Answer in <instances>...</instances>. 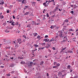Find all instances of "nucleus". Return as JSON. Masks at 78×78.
<instances>
[{
	"label": "nucleus",
	"mask_w": 78,
	"mask_h": 78,
	"mask_svg": "<svg viewBox=\"0 0 78 78\" xmlns=\"http://www.w3.org/2000/svg\"><path fill=\"white\" fill-rule=\"evenodd\" d=\"M14 66V65L13 64H12L10 65V67H13Z\"/></svg>",
	"instance_id": "6ab92c4d"
},
{
	"label": "nucleus",
	"mask_w": 78,
	"mask_h": 78,
	"mask_svg": "<svg viewBox=\"0 0 78 78\" xmlns=\"http://www.w3.org/2000/svg\"><path fill=\"white\" fill-rule=\"evenodd\" d=\"M67 25V23L65 22V21L63 23L62 25Z\"/></svg>",
	"instance_id": "dca6fc26"
},
{
	"label": "nucleus",
	"mask_w": 78,
	"mask_h": 78,
	"mask_svg": "<svg viewBox=\"0 0 78 78\" xmlns=\"http://www.w3.org/2000/svg\"><path fill=\"white\" fill-rule=\"evenodd\" d=\"M16 25H17V26H18V25H19V22H16Z\"/></svg>",
	"instance_id": "58836bf2"
},
{
	"label": "nucleus",
	"mask_w": 78,
	"mask_h": 78,
	"mask_svg": "<svg viewBox=\"0 0 78 78\" xmlns=\"http://www.w3.org/2000/svg\"><path fill=\"white\" fill-rule=\"evenodd\" d=\"M44 62L43 61H42L40 62V65H43V64H44Z\"/></svg>",
	"instance_id": "4468645a"
},
{
	"label": "nucleus",
	"mask_w": 78,
	"mask_h": 78,
	"mask_svg": "<svg viewBox=\"0 0 78 78\" xmlns=\"http://www.w3.org/2000/svg\"><path fill=\"white\" fill-rule=\"evenodd\" d=\"M4 17L3 15H1L0 16V19H3Z\"/></svg>",
	"instance_id": "4be33fe9"
},
{
	"label": "nucleus",
	"mask_w": 78,
	"mask_h": 78,
	"mask_svg": "<svg viewBox=\"0 0 78 78\" xmlns=\"http://www.w3.org/2000/svg\"><path fill=\"white\" fill-rule=\"evenodd\" d=\"M48 51H49V52L50 53H51V50H50V49H48Z\"/></svg>",
	"instance_id": "603ef678"
},
{
	"label": "nucleus",
	"mask_w": 78,
	"mask_h": 78,
	"mask_svg": "<svg viewBox=\"0 0 78 78\" xmlns=\"http://www.w3.org/2000/svg\"><path fill=\"white\" fill-rule=\"evenodd\" d=\"M56 66H57V67H58V66H60V64L59 63L57 64Z\"/></svg>",
	"instance_id": "473e14b6"
},
{
	"label": "nucleus",
	"mask_w": 78,
	"mask_h": 78,
	"mask_svg": "<svg viewBox=\"0 0 78 78\" xmlns=\"http://www.w3.org/2000/svg\"><path fill=\"white\" fill-rule=\"evenodd\" d=\"M58 9H59V8L58 6L56 7L55 8V9L54 10V12H56V11H58Z\"/></svg>",
	"instance_id": "39448f33"
},
{
	"label": "nucleus",
	"mask_w": 78,
	"mask_h": 78,
	"mask_svg": "<svg viewBox=\"0 0 78 78\" xmlns=\"http://www.w3.org/2000/svg\"><path fill=\"white\" fill-rule=\"evenodd\" d=\"M66 74H64V75H62V78H64V76H66Z\"/></svg>",
	"instance_id": "c756f323"
},
{
	"label": "nucleus",
	"mask_w": 78,
	"mask_h": 78,
	"mask_svg": "<svg viewBox=\"0 0 78 78\" xmlns=\"http://www.w3.org/2000/svg\"><path fill=\"white\" fill-rule=\"evenodd\" d=\"M9 23H12V20L10 21L9 22Z\"/></svg>",
	"instance_id": "5fc2aeb1"
},
{
	"label": "nucleus",
	"mask_w": 78,
	"mask_h": 78,
	"mask_svg": "<svg viewBox=\"0 0 78 78\" xmlns=\"http://www.w3.org/2000/svg\"><path fill=\"white\" fill-rule=\"evenodd\" d=\"M40 37H41L40 36H38L37 37V39H39V38H40Z\"/></svg>",
	"instance_id": "37998d69"
},
{
	"label": "nucleus",
	"mask_w": 78,
	"mask_h": 78,
	"mask_svg": "<svg viewBox=\"0 0 78 78\" xmlns=\"http://www.w3.org/2000/svg\"><path fill=\"white\" fill-rule=\"evenodd\" d=\"M47 45H48L49 46H50V45H51V43H50V42H48L47 43V44H46Z\"/></svg>",
	"instance_id": "5701e85b"
},
{
	"label": "nucleus",
	"mask_w": 78,
	"mask_h": 78,
	"mask_svg": "<svg viewBox=\"0 0 78 78\" xmlns=\"http://www.w3.org/2000/svg\"><path fill=\"white\" fill-rule=\"evenodd\" d=\"M55 41V40H52V39L49 41V42H51V41Z\"/></svg>",
	"instance_id": "e2e57ef3"
},
{
	"label": "nucleus",
	"mask_w": 78,
	"mask_h": 78,
	"mask_svg": "<svg viewBox=\"0 0 78 78\" xmlns=\"http://www.w3.org/2000/svg\"><path fill=\"white\" fill-rule=\"evenodd\" d=\"M18 2H22V0H19Z\"/></svg>",
	"instance_id": "052dcab7"
},
{
	"label": "nucleus",
	"mask_w": 78,
	"mask_h": 78,
	"mask_svg": "<svg viewBox=\"0 0 78 78\" xmlns=\"http://www.w3.org/2000/svg\"><path fill=\"white\" fill-rule=\"evenodd\" d=\"M12 25H13V26H14V25H16V24L14 22H12V24H11Z\"/></svg>",
	"instance_id": "2eb2a0df"
},
{
	"label": "nucleus",
	"mask_w": 78,
	"mask_h": 78,
	"mask_svg": "<svg viewBox=\"0 0 78 78\" xmlns=\"http://www.w3.org/2000/svg\"><path fill=\"white\" fill-rule=\"evenodd\" d=\"M24 72H25V73H27V70H26L24 69Z\"/></svg>",
	"instance_id": "de8ad7c7"
},
{
	"label": "nucleus",
	"mask_w": 78,
	"mask_h": 78,
	"mask_svg": "<svg viewBox=\"0 0 78 78\" xmlns=\"http://www.w3.org/2000/svg\"><path fill=\"white\" fill-rule=\"evenodd\" d=\"M51 29H53V28H54V26H51L50 27Z\"/></svg>",
	"instance_id": "bb28decb"
},
{
	"label": "nucleus",
	"mask_w": 78,
	"mask_h": 78,
	"mask_svg": "<svg viewBox=\"0 0 78 78\" xmlns=\"http://www.w3.org/2000/svg\"><path fill=\"white\" fill-rule=\"evenodd\" d=\"M23 37L25 38V39H26V36L25 35L23 36Z\"/></svg>",
	"instance_id": "774afa93"
},
{
	"label": "nucleus",
	"mask_w": 78,
	"mask_h": 78,
	"mask_svg": "<svg viewBox=\"0 0 78 78\" xmlns=\"http://www.w3.org/2000/svg\"><path fill=\"white\" fill-rule=\"evenodd\" d=\"M56 64H57V62H54V65H56Z\"/></svg>",
	"instance_id": "72a5a7b5"
},
{
	"label": "nucleus",
	"mask_w": 78,
	"mask_h": 78,
	"mask_svg": "<svg viewBox=\"0 0 78 78\" xmlns=\"http://www.w3.org/2000/svg\"><path fill=\"white\" fill-rule=\"evenodd\" d=\"M3 42H5L4 44H6L8 43V41L6 39H3Z\"/></svg>",
	"instance_id": "6e6552de"
},
{
	"label": "nucleus",
	"mask_w": 78,
	"mask_h": 78,
	"mask_svg": "<svg viewBox=\"0 0 78 78\" xmlns=\"http://www.w3.org/2000/svg\"><path fill=\"white\" fill-rule=\"evenodd\" d=\"M66 47H65L64 48H63V49L61 51H62L63 50H65V49H66Z\"/></svg>",
	"instance_id": "2f4dec72"
},
{
	"label": "nucleus",
	"mask_w": 78,
	"mask_h": 78,
	"mask_svg": "<svg viewBox=\"0 0 78 78\" xmlns=\"http://www.w3.org/2000/svg\"><path fill=\"white\" fill-rule=\"evenodd\" d=\"M52 49H53V50H56V49H55V47H53L52 48Z\"/></svg>",
	"instance_id": "13d9d810"
},
{
	"label": "nucleus",
	"mask_w": 78,
	"mask_h": 78,
	"mask_svg": "<svg viewBox=\"0 0 78 78\" xmlns=\"http://www.w3.org/2000/svg\"><path fill=\"white\" fill-rule=\"evenodd\" d=\"M55 15H54L52 16H51V17L54 18V17H55Z\"/></svg>",
	"instance_id": "864d4df0"
},
{
	"label": "nucleus",
	"mask_w": 78,
	"mask_h": 78,
	"mask_svg": "<svg viewBox=\"0 0 78 78\" xmlns=\"http://www.w3.org/2000/svg\"><path fill=\"white\" fill-rule=\"evenodd\" d=\"M34 35V37H35L37 34L36 33H34L33 34Z\"/></svg>",
	"instance_id": "393cba45"
},
{
	"label": "nucleus",
	"mask_w": 78,
	"mask_h": 78,
	"mask_svg": "<svg viewBox=\"0 0 78 78\" xmlns=\"http://www.w3.org/2000/svg\"><path fill=\"white\" fill-rule=\"evenodd\" d=\"M67 67L68 68V69H70L71 67L70 66V65H69L67 66Z\"/></svg>",
	"instance_id": "cd10ccee"
},
{
	"label": "nucleus",
	"mask_w": 78,
	"mask_h": 78,
	"mask_svg": "<svg viewBox=\"0 0 78 78\" xmlns=\"http://www.w3.org/2000/svg\"><path fill=\"white\" fill-rule=\"evenodd\" d=\"M58 36L61 39H63V42H66L68 39L67 38V37L64 35L63 34V33L62 31H59L58 32Z\"/></svg>",
	"instance_id": "f257e3e1"
},
{
	"label": "nucleus",
	"mask_w": 78,
	"mask_h": 78,
	"mask_svg": "<svg viewBox=\"0 0 78 78\" xmlns=\"http://www.w3.org/2000/svg\"><path fill=\"white\" fill-rule=\"evenodd\" d=\"M5 7H7V4H6V3H5Z\"/></svg>",
	"instance_id": "680f3d73"
},
{
	"label": "nucleus",
	"mask_w": 78,
	"mask_h": 78,
	"mask_svg": "<svg viewBox=\"0 0 78 78\" xmlns=\"http://www.w3.org/2000/svg\"><path fill=\"white\" fill-rule=\"evenodd\" d=\"M34 46L35 48H37V44H34Z\"/></svg>",
	"instance_id": "ea45409f"
},
{
	"label": "nucleus",
	"mask_w": 78,
	"mask_h": 78,
	"mask_svg": "<svg viewBox=\"0 0 78 78\" xmlns=\"http://www.w3.org/2000/svg\"><path fill=\"white\" fill-rule=\"evenodd\" d=\"M9 10H7L6 11V12L7 13H9Z\"/></svg>",
	"instance_id": "79ce46f5"
},
{
	"label": "nucleus",
	"mask_w": 78,
	"mask_h": 78,
	"mask_svg": "<svg viewBox=\"0 0 78 78\" xmlns=\"http://www.w3.org/2000/svg\"><path fill=\"white\" fill-rule=\"evenodd\" d=\"M23 57H18V58L19 59H23Z\"/></svg>",
	"instance_id": "c85d7f7f"
},
{
	"label": "nucleus",
	"mask_w": 78,
	"mask_h": 78,
	"mask_svg": "<svg viewBox=\"0 0 78 78\" xmlns=\"http://www.w3.org/2000/svg\"><path fill=\"white\" fill-rule=\"evenodd\" d=\"M41 45H45V43H42L41 44Z\"/></svg>",
	"instance_id": "a19ab883"
},
{
	"label": "nucleus",
	"mask_w": 78,
	"mask_h": 78,
	"mask_svg": "<svg viewBox=\"0 0 78 78\" xmlns=\"http://www.w3.org/2000/svg\"><path fill=\"white\" fill-rule=\"evenodd\" d=\"M43 5L44 6H45L46 5H47V4H46V3H45V2H44V3H43Z\"/></svg>",
	"instance_id": "09e8293b"
},
{
	"label": "nucleus",
	"mask_w": 78,
	"mask_h": 78,
	"mask_svg": "<svg viewBox=\"0 0 78 78\" xmlns=\"http://www.w3.org/2000/svg\"><path fill=\"white\" fill-rule=\"evenodd\" d=\"M37 21L39 23H40V22H41V20H40V19L37 20Z\"/></svg>",
	"instance_id": "c9c22d12"
},
{
	"label": "nucleus",
	"mask_w": 78,
	"mask_h": 78,
	"mask_svg": "<svg viewBox=\"0 0 78 78\" xmlns=\"http://www.w3.org/2000/svg\"><path fill=\"white\" fill-rule=\"evenodd\" d=\"M58 36H56L55 37V39H57V38H58Z\"/></svg>",
	"instance_id": "338daca9"
},
{
	"label": "nucleus",
	"mask_w": 78,
	"mask_h": 78,
	"mask_svg": "<svg viewBox=\"0 0 78 78\" xmlns=\"http://www.w3.org/2000/svg\"><path fill=\"white\" fill-rule=\"evenodd\" d=\"M70 13H72V14H73V11H72L70 12Z\"/></svg>",
	"instance_id": "a18cd8bd"
},
{
	"label": "nucleus",
	"mask_w": 78,
	"mask_h": 78,
	"mask_svg": "<svg viewBox=\"0 0 78 78\" xmlns=\"http://www.w3.org/2000/svg\"><path fill=\"white\" fill-rule=\"evenodd\" d=\"M64 22H66V23H68V22H69V21L67 20H64Z\"/></svg>",
	"instance_id": "b1692460"
},
{
	"label": "nucleus",
	"mask_w": 78,
	"mask_h": 78,
	"mask_svg": "<svg viewBox=\"0 0 78 78\" xmlns=\"http://www.w3.org/2000/svg\"><path fill=\"white\" fill-rule=\"evenodd\" d=\"M13 13L14 14V13H16V11L14 10L13 11Z\"/></svg>",
	"instance_id": "49530a36"
},
{
	"label": "nucleus",
	"mask_w": 78,
	"mask_h": 78,
	"mask_svg": "<svg viewBox=\"0 0 78 78\" xmlns=\"http://www.w3.org/2000/svg\"><path fill=\"white\" fill-rule=\"evenodd\" d=\"M5 2V1L3 0H2L1 1V3H0V5H3L4 4V2Z\"/></svg>",
	"instance_id": "1a4fd4ad"
},
{
	"label": "nucleus",
	"mask_w": 78,
	"mask_h": 78,
	"mask_svg": "<svg viewBox=\"0 0 78 78\" xmlns=\"http://www.w3.org/2000/svg\"><path fill=\"white\" fill-rule=\"evenodd\" d=\"M53 69H58V67L57 66H54L53 67Z\"/></svg>",
	"instance_id": "f3484780"
},
{
	"label": "nucleus",
	"mask_w": 78,
	"mask_h": 78,
	"mask_svg": "<svg viewBox=\"0 0 78 78\" xmlns=\"http://www.w3.org/2000/svg\"><path fill=\"white\" fill-rule=\"evenodd\" d=\"M17 42L18 43H19V44H21V43H22V42H23V41H22V39H18L17 40Z\"/></svg>",
	"instance_id": "f03ea898"
},
{
	"label": "nucleus",
	"mask_w": 78,
	"mask_h": 78,
	"mask_svg": "<svg viewBox=\"0 0 78 78\" xmlns=\"http://www.w3.org/2000/svg\"><path fill=\"white\" fill-rule=\"evenodd\" d=\"M33 65V63L32 62H30V65H28V67H31V66Z\"/></svg>",
	"instance_id": "7ed1b4c3"
},
{
	"label": "nucleus",
	"mask_w": 78,
	"mask_h": 78,
	"mask_svg": "<svg viewBox=\"0 0 78 78\" xmlns=\"http://www.w3.org/2000/svg\"><path fill=\"white\" fill-rule=\"evenodd\" d=\"M19 16V15H18L16 17V19H18V20H19V17H18Z\"/></svg>",
	"instance_id": "6e6d98bb"
},
{
	"label": "nucleus",
	"mask_w": 78,
	"mask_h": 78,
	"mask_svg": "<svg viewBox=\"0 0 78 78\" xmlns=\"http://www.w3.org/2000/svg\"><path fill=\"white\" fill-rule=\"evenodd\" d=\"M62 73L59 72L58 73V76L59 77L61 76L62 75Z\"/></svg>",
	"instance_id": "9d476101"
},
{
	"label": "nucleus",
	"mask_w": 78,
	"mask_h": 78,
	"mask_svg": "<svg viewBox=\"0 0 78 78\" xmlns=\"http://www.w3.org/2000/svg\"><path fill=\"white\" fill-rule=\"evenodd\" d=\"M27 27H28V28H30V25H27Z\"/></svg>",
	"instance_id": "4d7b16f0"
},
{
	"label": "nucleus",
	"mask_w": 78,
	"mask_h": 78,
	"mask_svg": "<svg viewBox=\"0 0 78 78\" xmlns=\"http://www.w3.org/2000/svg\"><path fill=\"white\" fill-rule=\"evenodd\" d=\"M45 38H47L48 37V35L45 36Z\"/></svg>",
	"instance_id": "bf43d9fd"
},
{
	"label": "nucleus",
	"mask_w": 78,
	"mask_h": 78,
	"mask_svg": "<svg viewBox=\"0 0 78 78\" xmlns=\"http://www.w3.org/2000/svg\"><path fill=\"white\" fill-rule=\"evenodd\" d=\"M0 67H1V68H4V67L3 66H0Z\"/></svg>",
	"instance_id": "0e129e2a"
},
{
	"label": "nucleus",
	"mask_w": 78,
	"mask_h": 78,
	"mask_svg": "<svg viewBox=\"0 0 78 78\" xmlns=\"http://www.w3.org/2000/svg\"><path fill=\"white\" fill-rule=\"evenodd\" d=\"M12 17H13V19H16V17L14 15Z\"/></svg>",
	"instance_id": "3c124183"
},
{
	"label": "nucleus",
	"mask_w": 78,
	"mask_h": 78,
	"mask_svg": "<svg viewBox=\"0 0 78 78\" xmlns=\"http://www.w3.org/2000/svg\"><path fill=\"white\" fill-rule=\"evenodd\" d=\"M69 31H73V30L71 29L69 30Z\"/></svg>",
	"instance_id": "e433bc0d"
},
{
	"label": "nucleus",
	"mask_w": 78,
	"mask_h": 78,
	"mask_svg": "<svg viewBox=\"0 0 78 78\" xmlns=\"http://www.w3.org/2000/svg\"><path fill=\"white\" fill-rule=\"evenodd\" d=\"M5 59H6V61H7V62H8V61H9V59H8V55H5Z\"/></svg>",
	"instance_id": "20e7f679"
},
{
	"label": "nucleus",
	"mask_w": 78,
	"mask_h": 78,
	"mask_svg": "<svg viewBox=\"0 0 78 78\" xmlns=\"http://www.w3.org/2000/svg\"><path fill=\"white\" fill-rule=\"evenodd\" d=\"M5 33H9V31L8 30V29H7V30H5Z\"/></svg>",
	"instance_id": "aec40b11"
},
{
	"label": "nucleus",
	"mask_w": 78,
	"mask_h": 78,
	"mask_svg": "<svg viewBox=\"0 0 78 78\" xmlns=\"http://www.w3.org/2000/svg\"><path fill=\"white\" fill-rule=\"evenodd\" d=\"M20 63L22 64H24V62H23V61H22Z\"/></svg>",
	"instance_id": "4c0bfd02"
},
{
	"label": "nucleus",
	"mask_w": 78,
	"mask_h": 78,
	"mask_svg": "<svg viewBox=\"0 0 78 78\" xmlns=\"http://www.w3.org/2000/svg\"><path fill=\"white\" fill-rule=\"evenodd\" d=\"M51 20H50V21H51V22H52V21H54V18H52V17L51 18Z\"/></svg>",
	"instance_id": "a211bd4d"
},
{
	"label": "nucleus",
	"mask_w": 78,
	"mask_h": 78,
	"mask_svg": "<svg viewBox=\"0 0 78 78\" xmlns=\"http://www.w3.org/2000/svg\"><path fill=\"white\" fill-rule=\"evenodd\" d=\"M12 28H12H10V27H8V26H7V28H8V29H11V28Z\"/></svg>",
	"instance_id": "c03bdc74"
},
{
	"label": "nucleus",
	"mask_w": 78,
	"mask_h": 78,
	"mask_svg": "<svg viewBox=\"0 0 78 78\" xmlns=\"http://www.w3.org/2000/svg\"><path fill=\"white\" fill-rule=\"evenodd\" d=\"M25 8H24V10H25L26 9H30V6L29 5L25 6Z\"/></svg>",
	"instance_id": "423d86ee"
},
{
	"label": "nucleus",
	"mask_w": 78,
	"mask_h": 78,
	"mask_svg": "<svg viewBox=\"0 0 78 78\" xmlns=\"http://www.w3.org/2000/svg\"><path fill=\"white\" fill-rule=\"evenodd\" d=\"M69 70L70 71V72H72L73 71V70H72V68H70V69H69Z\"/></svg>",
	"instance_id": "f704fd0d"
},
{
	"label": "nucleus",
	"mask_w": 78,
	"mask_h": 78,
	"mask_svg": "<svg viewBox=\"0 0 78 78\" xmlns=\"http://www.w3.org/2000/svg\"><path fill=\"white\" fill-rule=\"evenodd\" d=\"M22 3H23V4H26L27 3V2H26V1L25 0H23L22 1Z\"/></svg>",
	"instance_id": "9b49d317"
},
{
	"label": "nucleus",
	"mask_w": 78,
	"mask_h": 78,
	"mask_svg": "<svg viewBox=\"0 0 78 78\" xmlns=\"http://www.w3.org/2000/svg\"><path fill=\"white\" fill-rule=\"evenodd\" d=\"M16 72L17 73V71H12L11 72V73H12V74H13V73H14Z\"/></svg>",
	"instance_id": "ddd939ff"
},
{
	"label": "nucleus",
	"mask_w": 78,
	"mask_h": 78,
	"mask_svg": "<svg viewBox=\"0 0 78 78\" xmlns=\"http://www.w3.org/2000/svg\"><path fill=\"white\" fill-rule=\"evenodd\" d=\"M36 2H32V6H35V5H36Z\"/></svg>",
	"instance_id": "0eeeda50"
},
{
	"label": "nucleus",
	"mask_w": 78,
	"mask_h": 78,
	"mask_svg": "<svg viewBox=\"0 0 78 78\" xmlns=\"http://www.w3.org/2000/svg\"><path fill=\"white\" fill-rule=\"evenodd\" d=\"M52 1L51 0H49V1H48V3H50V2H51Z\"/></svg>",
	"instance_id": "8fccbe9b"
},
{
	"label": "nucleus",
	"mask_w": 78,
	"mask_h": 78,
	"mask_svg": "<svg viewBox=\"0 0 78 78\" xmlns=\"http://www.w3.org/2000/svg\"><path fill=\"white\" fill-rule=\"evenodd\" d=\"M46 16L48 18L49 17V15H48V13H47Z\"/></svg>",
	"instance_id": "7c9ffc66"
},
{
	"label": "nucleus",
	"mask_w": 78,
	"mask_h": 78,
	"mask_svg": "<svg viewBox=\"0 0 78 78\" xmlns=\"http://www.w3.org/2000/svg\"><path fill=\"white\" fill-rule=\"evenodd\" d=\"M49 47H50V46H48L47 47V46L46 47V48H49Z\"/></svg>",
	"instance_id": "69168bd1"
},
{
	"label": "nucleus",
	"mask_w": 78,
	"mask_h": 78,
	"mask_svg": "<svg viewBox=\"0 0 78 78\" xmlns=\"http://www.w3.org/2000/svg\"><path fill=\"white\" fill-rule=\"evenodd\" d=\"M49 40H50L49 39H48V40H47V39H45L43 40L44 41H45V42H48L49 41Z\"/></svg>",
	"instance_id": "f8f14e48"
},
{
	"label": "nucleus",
	"mask_w": 78,
	"mask_h": 78,
	"mask_svg": "<svg viewBox=\"0 0 78 78\" xmlns=\"http://www.w3.org/2000/svg\"><path fill=\"white\" fill-rule=\"evenodd\" d=\"M64 30H65V32H68V30H67V29H66V28H63Z\"/></svg>",
	"instance_id": "412c9836"
},
{
	"label": "nucleus",
	"mask_w": 78,
	"mask_h": 78,
	"mask_svg": "<svg viewBox=\"0 0 78 78\" xmlns=\"http://www.w3.org/2000/svg\"><path fill=\"white\" fill-rule=\"evenodd\" d=\"M29 12H27L25 13L24 15H28V14H29Z\"/></svg>",
	"instance_id": "a878e982"
}]
</instances>
